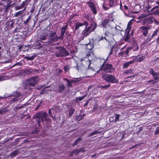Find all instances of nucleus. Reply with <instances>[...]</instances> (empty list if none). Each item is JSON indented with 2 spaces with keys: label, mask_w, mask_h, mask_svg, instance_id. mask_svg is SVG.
<instances>
[{
  "label": "nucleus",
  "mask_w": 159,
  "mask_h": 159,
  "mask_svg": "<svg viewBox=\"0 0 159 159\" xmlns=\"http://www.w3.org/2000/svg\"><path fill=\"white\" fill-rule=\"evenodd\" d=\"M97 27V24L94 22H92L90 26L87 27H85V29L82 31V37H80V40H83L85 37L88 36Z\"/></svg>",
  "instance_id": "f257e3e1"
},
{
  "label": "nucleus",
  "mask_w": 159,
  "mask_h": 159,
  "mask_svg": "<svg viewBox=\"0 0 159 159\" xmlns=\"http://www.w3.org/2000/svg\"><path fill=\"white\" fill-rule=\"evenodd\" d=\"M154 21L157 25H159V20L157 21L152 16L145 15L140 19V22L143 25L152 23Z\"/></svg>",
  "instance_id": "f03ea898"
},
{
  "label": "nucleus",
  "mask_w": 159,
  "mask_h": 159,
  "mask_svg": "<svg viewBox=\"0 0 159 159\" xmlns=\"http://www.w3.org/2000/svg\"><path fill=\"white\" fill-rule=\"evenodd\" d=\"M54 55L57 57H66L69 52L64 47H57L54 48Z\"/></svg>",
  "instance_id": "7ed1b4c3"
},
{
  "label": "nucleus",
  "mask_w": 159,
  "mask_h": 159,
  "mask_svg": "<svg viewBox=\"0 0 159 159\" xmlns=\"http://www.w3.org/2000/svg\"><path fill=\"white\" fill-rule=\"evenodd\" d=\"M48 114L46 112L41 111L36 114L33 117L34 119H37V122L39 126H41V122L43 124V122L46 119V117H47Z\"/></svg>",
  "instance_id": "20e7f679"
},
{
  "label": "nucleus",
  "mask_w": 159,
  "mask_h": 159,
  "mask_svg": "<svg viewBox=\"0 0 159 159\" xmlns=\"http://www.w3.org/2000/svg\"><path fill=\"white\" fill-rule=\"evenodd\" d=\"M102 78L104 80L109 83L116 84L119 82L118 80L115 76L111 74L103 73L102 75Z\"/></svg>",
  "instance_id": "39448f33"
},
{
  "label": "nucleus",
  "mask_w": 159,
  "mask_h": 159,
  "mask_svg": "<svg viewBox=\"0 0 159 159\" xmlns=\"http://www.w3.org/2000/svg\"><path fill=\"white\" fill-rule=\"evenodd\" d=\"M101 69H102V72L106 73H111L114 72L115 69L112 64L106 63L105 61H104L101 66Z\"/></svg>",
  "instance_id": "423d86ee"
},
{
  "label": "nucleus",
  "mask_w": 159,
  "mask_h": 159,
  "mask_svg": "<svg viewBox=\"0 0 159 159\" xmlns=\"http://www.w3.org/2000/svg\"><path fill=\"white\" fill-rule=\"evenodd\" d=\"M38 81V78L37 76H34L27 80L25 83V87L33 86H35Z\"/></svg>",
  "instance_id": "0eeeda50"
},
{
  "label": "nucleus",
  "mask_w": 159,
  "mask_h": 159,
  "mask_svg": "<svg viewBox=\"0 0 159 159\" xmlns=\"http://www.w3.org/2000/svg\"><path fill=\"white\" fill-rule=\"evenodd\" d=\"M118 1V0H116V1H115V0H109V4L107 6L105 5V1H104L102 5V7L105 10H108L110 8L117 5L116 3Z\"/></svg>",
  "instance_id": "6e6552de"
},
{
  "label": "nucleus",
  "mask_w": 159,
  "mask_h": 159,
  "mask_svg": "<svg viewBox=\"0 0 159 159\" xmlns=\"http://www.w3.org/2000/svg\"><path fill=\"white\" fill-rule=\"evenodd\" d=\"M75 30H77L79 29L80 27L83 26H85L87 27L88 25V23L86 21H84L83 23H81L79 22H77L75 24Z\"/></svg>",
  "instance_id": "1a4fd4ad"
},
{
  "label": "nucleus",
  "mask_w": 159,
  "mask_h": 159,
  "mask_svg": "<svg viewBox=\"0 0 159 159\" xmlns=\"http://www.w3.org/2000/svg\"><path fill=\"white\" fill-rule=\"evenodd\" d=\"M87 3L93 14H96L97 13V11L94 3L91 2H88Z\"/></svg>",
  "instance_id": "9d476101"
},
{
  "label": "nucleus",
  "mask_w": 159,
  "mask_h": 159,
  "mask_svg": "<svg viewBox=\"0 0 159 159\" xmlns=\"http://www.w3.org/2000/svg\"><path fill=\"white\" fill-rule=\"evenodd\" d=\"M157 6H155L152 8L150 10V12H151V14L155 15H159V10H158Z\"/></svg>",
  "instance_id": "9b49d317"
},
{
  "label": "nucleus",
  "mask_w": 159,
  "mask_h": 159,
  "mask_svg": "<svg viewBox=\"0 0 159 159\" xmlns=\"http://www.w3.org/2000/svg\"><path fill=\"white\" fill-rule=\"evenodd\" d=\"M66 88L64 84H59L58 86L57 92L59 93H61L65 90Z\"/></svg>",
  "instance_id": "f8f14e48"
},
{
  "label": "nucleus",
  "mask_w": 159,
  "mask_h": 159,
  "mask_svg": "<svg viewBox=\"0 0 159 159\" xmlns=\"http://www.w3.org/2000/svg\"><path fill=\"white\" fill-rule=\"evenodd\" d=\"M47 36V35H40L38 39V41L39 42H42L45 43L46 41H45L47 39L46 37Z\"/></svg>",
  "instance_id": "ddd939ff"
},
{
  "label": "nucleus",
  "mask_w": 159,
  "mask_h": 159,
  "mask_svg": "<svg viewBox=\"0 0 159 159\" xmlns=\"http://www.w3.org/2000/svg\"><path fill=\"white\" fill-rule=\"evenodd\" d=\"M140 28L142 29V32L143 35L145 36H147L148 32V28L146 26H143L140 27Z\"/></svg>",
  "instance_id": "4468645a"
},
{
  "label": "nucleus",
  "mask_w": 159,
  "mask_h": 159,
  "mask_svg": "<svg viewBox=\"0 0 159 159\" xmlns=\"http://www.w3.org/2000/svg\"><path fill=\"white\" fill-rule=\"evenodd\" d=\"M65 32L61 31V35L59 37H57V36H56L53 39V40L55 41H57L58 39L62 40L64 38V36Z\"/></svg>",
  "instance_id": "2eb2a0df"
},
{
  "label": "nucleus",
  "mask_w": 159,
  "mask_h": 159,
  "mask_svg": "<svg viewBox=\"0 0 159 159\" xmlns=\"http://www.w3.org/2000/svg\"><path fill=\"white\" fill-rule=\"evenodd\" d=\"M20 94L19 93L16 91L13 93V95L15 96V97L13 98L11 101L15 102L18 100V97L20 96Z\"/></svg>",
  "instance_id": "dca6fc26"
},
{
  "label": "nucleus",
  "mask_w": 159,
  "mask_h": 159,
  "mask_svg": "<svg viewBox=\"0 0 159 159\" xmlns=\"http://www.w3.org/2000/svg\"><path fill=\"white\" fill-rule=\"evenodd\" d=\"M134 59L135 60V62H140L142 61L144 59V57L143 56H134Z\"/></svg>",
  "instance_id": "f3484780"
},
{
  "label": "nucleus",
  "mask_w": 159,
  "mask_h": 159,
  "mask_svg": "<svg viewBox=\"0 0 159 159\" xmlns=\"http://www.w3.org/2000/svg\"><path fill=\"white\" fill-rule=\"evenodd\" d=\"M110 21V20L109 19H104L102 22L101 25L104 27H105Z\"/></svg>",
  "instance_id": "a211bd4d"
},
{
  "label": "nucleus",
  "mask_w": 159,
  "mask_h": 159,
  "mask_svg": "<svg viewBox=\"0 0 159 159\" xmlns=\"http://www.w3.org/2000/svg\"><path fill=\"white\" fill-rule=\"evenodd\" d=\"M56 34V32H51L49 34V37L51 39V40L55 42L56 41H57L54 40L53 39L56 36H57V35Z\"/></svg>",
  "instance_id": "6ab92c4d"
},
{
  "label": "nucleus",
  "mask_w": 159,
  "mask_h": 159,
  "mask_svg": "<svg viewBox=\"0 0 159 159\" xmlns=\"http://www.w3.org/2000/svg\"><path fill=\"white\" fill-rule=\"evenodd\" d=\"M75 81L71 80H69V81H67V84L66 86L68 87H72V83H74Z\"/></svg>",
  "instance_id": "aec40b11"
},
{
  "label": "nucleus",
  "mask_w": 159,
  "mask_h": 159,
  "mask_svg": "<svg viewBox=\"0 0 159 159\" xmlns=\"http://www.w3.org/2000/svg\"><path fill=\"white\" fill-rule=\"evenodd\" d=\"M7 24H8L7 28L8 29H11L13 27V24L14 22H7Z\"/></svg>",
  "instance_id": "412c9836"
},
{
  "label": "nucleus",
  "mask_w": 159,
  "mask_h": 159,
  "mask_svg": "<svg viewBox=\"0 0 159 159\" xmlns=\"http://www.w3.org/2000/svg\"><path fill=\"white\" fill-rule=\"evenodd\" d=\"M75 109L73 108H71L69 109V111L68 116L69 117H70L73 115V113L74 112Z\"/></svg>",
  "instance_id": "4be33fe9"
},
{
  "label": "nucleus",
  "mask_w": 159,
  "mask_h": 159,
  "mask_svg": "<svg viewBox=\"0 0 159 159\" xmlns=\"http://www.w3.org/2000/svg\"><path fill=\"white\" fill-rule=\"evenodd\" d=\"M82 140V139L80 137L79 138L75 140L73 144V147H74V146L77 145Z\"/></svg>",
  "instance_id": "5701e85b"
},
{
  "label": "nucleus",
  "mask_w": 159,
  "mask_h": 159,
  "mask_svg": "<svg viewBox=\"0 0 159 159\" xmlns=\"http://www.w3.org/2000/svg\"><path fill=\"white\" fill-rule=\"evenodd\" d=\"M133 71L132 69L126 70L124 71V73L126 75L131 74L133 73Z\"/></svg>",
  "instance_id": "b1692460"
},
{
  "label": "nucleus",
  "mask_w": 159,
  "mask_h": 159,
  "mask_svg": "<svg viewBox=\"0 0 159 159\" xmlns=\"http://www.w3.org/2000/svg\"><path fill=\"white\" fill-rule=\"evenodd\" d=\"M26 9V7H25L23 10L20 11H18L16 12V14L15 15V16L17 17L18 16L21 15L22 14L23 11H24Z\"/></svg>",
  "instance_id": "393cba45"
},
{
  "label": "nucleus",
  "mask_w": 159,
  "mask_h": 159,
  "mask_svg": "<svg viewBox=\"0 0 159 159\" xmlns=\"http://www.w3.org/2000/svg\"><path fill=\"white\" fill-rule=\"evenodd\" d=\"M130 36L129 34V33L128 32L126 34L124 38V40L126 41H129V39Z\"/></svg>",
  "instance_id": "a878e982"
},
{
  "label": "nucleus",
  "mask_w": 159,
  "mask_h": 159,
  "mask_svg": "<svg viewBox=\"0 0 159 159\" xmlns=\"http://www.w3.org/2000/svg\"><path fill=\"white\" fill-rule=\"evenodd\" d=\"M68 23H66V25L61 28V31L65 32L66 31V30L68 27Z\"/></svg>",
  "instance_id": "bb28decb"
},
{
  "label": "nucleus",
  "mask_w": 159,
  "mask_h": 159,
  "mask_svg": "<svg viewBox=\"0 0 159 159\" xmlns=\"http://www.w3.org/2000/svg\"><path fill=\"white\" fill-rule=\"evenodd\" d=\"M132 25V23L131 21H129L127 25V28H126L127 30L129 31L131 29V26Z\"/></svg>",
  "instance_id": "cd10ccee"
},
{
  "label": "nucleus",
  "mask_w": 159,
  "mask_h": 159,
  "mask_svg": "<svg viewBox=\"0 0 159 159\" xmlns=\"http://www.w3.org/2000/svg\"><path fill=\"white\" fill-rule=\"evenodd\" d=\"M86 97V95H84L81 97H79L76 98V102L82 100L85 97Z\"/></svg>",
  "instance_id": "c85d7f7f"
},
{
  "label": "nucleus",
  "mask_w": 159,
  "mask_h": 159,
  "mask_svg": "<svg viewBox=\"0 0 159 159\" xmlns=\"http://www.w3.org/2000/svg\"><path fill=\"white\" fill-rule=\"evenodd\" d=\"M132 50L133 49L134 51H136L139 49V47L137 45L135 44L132 47Z\"/></svg>",
  "instance_id": "c756f323"
},
{
  "label": "nucleus",
  "mask_w": 159,
  "mask_h": 159,
  "mask_svg": "<svg viewBox=\"0 0 159 159\" xmlns=\"http://www.w3.org/2000/svg\"><path fill=\"white\" fill-rule=\"evenodd\" d=\"M159 74V73L155 72L152 75L154 80H157L158 79L159 77H158V75Z\"/></svg>",
  "instance_id": "7c9ffc66"
},
{
  "label": "nucleus",
  "mask_w": 159,
  "mask_h": 159,
  "mask_svg": "<svg viewBox=\"0 0 159 159\" xmlns=\"http://www.w3.org/2000/svg\"><path fill=\"white\" fill-rule=\"evenodd\" d=\"M132 50V47H129V48H127V50L125 51V54L126 55H127L128 54V53H129V51L130 50Z\"/></svg>",
  "instance_id": "2f4dec72"
},
{
  "label": "nucleus",
  "mask_w": 159,
  "mask_h": 159,
  "mask_svg": "<svg viewBox=\"0 0 159 159\" xmlns=\"http://www.w3.org/2000/svg\"><path fill=\"white\" fill-rule=\"evenodd\" d=\"M98 131H95L93 132H91L90 133L89 135H88V136H91L96 134H97L98 133Z\"/></svg>",
  "instance_id": "473e14b6"
},
{
  "label": "nucleus",
  "mask_w": 159,
  "mask_h": 159,
  "mask_svg": "<svg viewBox=\"0 0 159 159\" xmlns=\"http://www.w3.org/2000/svg\"><path fill=\"white\" fill-rule=\"evenodd\" d=\"M110 86V84H109L105 86H100L99 87V88L101 89H106L107 88L109 87Z\"/></svg>",
  "instance_id": "72a5a7b5"
},
{
  "label": "nucleus",
  "mask_w": 159,
  "mask_h": 159,
  "mask_svg": "<svg viewBox=\"0 0 159 159\" xmlns=\"http://www.w3.org/2000/svg\"><path fill=\"white\" fill-rule=\"evenodd\" d=\"M158 31L159 29H157L154 32L152 35L151 37H152L153 36L157 35V32H158Z\"/></svg>",
  "instance_id": "f704fd0d"
},
{
  "label": "nucleus",
  "mask_w": 159,
  "mask_h": 159,
  "mask_svg": "<svg viewBox=\"0 0 159 159\" xmlns=\"http://www.w3.org/2000/svg\"><path fill=\"white\" fill-rule=\"evenodd\" d=\"M146 8L147 10L148 11V12H150V10L151 8V7L150 5L148 4L147 6H146Z\"/></svg>",
  "instance_id": "c9c22d12"
},
{
  "label": "nucleus",
  "mask_w": 159,
  "mask_h": 159,
  "mask_svg": "<svg viewBox=\"0 0 159 159\" xmlns=\"http://www.w3.org/2000/svg\"><path fill=\"white\" fill-rule=\"evenodd\" d=\"M80 152V151L79 150V149H76L74 150L73 152L72 153H74L75 155H76L77 154H78Z\"/></svg>",
  "instance_id": "e433bc0d"
},
{
  "label": "nucleus",
  "mask_w": 159,
  "mask_h": 159,
  "mask_svg": "<svg viewBox=\"0 0 159 159\" xmlns=\"http://www.w3.org/2000/svg\"><path fill=\"white\" fill-rule=\"evenodd\" d=\"M45 121H46L47 122L50 124H51L52 123V121L49 118L47 117H46V119Z\"/></svg>",
  "instance_id": "4c0bfd02"
},
{
  "label": "nucleus",
  "mask_w": 159,
  "mask_h": 159,
  "mask_svg": "<svg viewBox=\"0 0 159 159\" xmlns=\"http://www.w3.org/2000/svg\"><path fill=\"white\" fill-rule=\"evenodd\" d=\"M19 151L16 150L14 151L12 153V156H15L18 153Z\"/></svg>",
  "instance_id": "58836bf2"
},
{
  "label": "nucleus",
  "mask_w": 159,
  "mask_h": 159,
  "mask_svg": "<svg viewBox=\"0 0 159 159\" xmlns=\"http://www.w3.org/2000/svg\"><path fill=\"white\" fill-rule=\"evenodd\" d=\"M129 65V63H128L127 62L124 63L123 65V68L125 69L128 67Z\"/></svg>",
  "instance_id": "ea45409f"
},
{
  "label": "nucleus",
  "mask_w": 159,
  "mask_h": 159,
  "mask_svg": "<svg viewBox=\"0 0 159 159\" xmlns=\"http://www.w3.org/2000/svg\"><path fill=\"white\" fill-rule=\"evenodd\" d=\"M120 48L119 45L116 46L115 48V52L116 53L118 51L119 49Z\"/></svg>",
  "instance_id": "a19ab883"
},
{
  "label": "nucleus",
  "mask_w": 159,
  "mask_h": 159,
  "mask_svg": "<svg viewBox=\"0 0 159 159\" xmlns=\"http://www.w3.org/2000/svg\"><path fill=\"white\" fill-rule=\"evenodd\" d=\"M84 18L87 20H89L90 18L89 16L87 14H85L84 16Z\"/></svg>",
  "instance_id": "79ce46f5"
},
{
  "label": "nucleus",
  "mask_w": 159,
  "mask_h": 159,
  "mask_svg": "<svg viewBox=\"0 0 159 159\" xmlns=\"http://www.w3.org/2000/svg\"><path fill=\"white\" fill-rule=\"evenodd\" d=\"M34 56H31L30 57H25V58L28 60H31L34 59Z\"/></svg>",
  "instance_id": "37998d69"
},
{
  "label": "nucleus",
  "mask_w": 159,
  "mask_h": 159,
  "mask_svg": "<svg viewBox=\"0 0 159 159\" xmlns=\"http://www.w3.org/2000/svg\"><path fill=\"white\" fill-rule=\"evenodd\" d=\"M159 133V126L157 127L156 128V130L155 132V134L157 135Z\"/></svg>",
  "instance_id": "c03bdc74"
},
{
  "label": "nucleus",
  "mask_w": 159,
  "mask_h": 159,
  "mask_svg": "<svg viewBox=\"0 0 159 159\" xmlns=\"http://www.w3.org/2000/svg\"><path fill=\"white\" fill-rule=\"evenodd\" d=\"M64 70L66 72L68 71L70 69V68L68 66H64Z\"/></svg>",
  "instance_id": "a18cd8bd"
},
{
  "label": "nucleus",
  "mask_w": 159,
  "mask_h": 159,
  "mask_svg": "<svg viewBox=\"0 0 159 159\" xmlns=\"http://www.w3.org/2000/svg\"><path fill=\"white\" fill-rule=\"evenodd\" d=\"M120 115L118 114H116V116L115 117V121H117L119 120Z\"/></svg>",
  "instance_id": "49530a36"
},
{
  "label": "nucleus",
  "mask_w": 159,
  "mask_h": 159,
  "mask_svg": "<svg viewBox=\"0 0 159 159\" xmlns=\"http://www.w3.org/2000/svg\"><path fill=\"white\" fill-rule=\"evenodd\" d=\"M31 19V16H29L28 18L27 19V20H26L25 21H24V23L25 24H27V23L29 20Z\"/></svg>",
  "instance_id": "de8ad7c7"
},
{
  "label": "nucleus",
  "mask_w": 159,
  "mask_h": 159,
  "mask_svg": "<svg viewBox=\"0 0 159 159\" xmlns=\"http://www.w3.org/2000/svg\"><path fill=\"white\" fill-rule=\"evenodd\" d=\"M133 60L131 61H129L127 62L128 63H129V65L133 63L134 62H135V60L134 59V57H133Z\"/></svg>",
  "instance_id": "09e8293b"
},
{
  "label": "nucleus",
  "mask_w": 159,
  "mask_h": 159,
  "mask_svg": "<svg viewBox=\"0 0 159 159\" xmlns=\"http://www.w3.org/2000/svg\"><path fill=\"white\" fill-rule=\"evenodd\" d=\"M155 72H154L153 70L152 69H151L149 71V73L152 74V75L155 73Z\"/></svg>",
  "instance_id": "8fccbe9b"
},
{
  "label": "nucleus",
  "mask_w": 159,
  "mask_h": 159,
  "mask_svg": "<svg viewBox=\"0 0 159 159\" xmlns=\"http://www.w3.org/2000/svg\"><path fill=\"white\" fill-rule=\"evenodd\" d=\"M86 63L88 65V66L89 67V65H90L91 64V61L90 60L88 59L87 61H86Z\"/></svg>",
  "instance_id": "3c124183"
},
{
  "label": "nucleus",
  "mask_w": 159,
  "mask_h": 159,
  "mask_svg": "<svg viewBox=\"0 0 159 159\" xmlns=\"http://www.w3.org/2000/svg\"><path fill=\"white\" fill-rule=\"evenodd\" d=\"M25 5V2H23L22 4H21L20 6L21 7V8H23Z\"/></svg>",
  "instance_id": "603ef678"
},
{
  "label": "nucleus",
  "mask_w": 159,
  "mask_h": 159,
  "mask_svg": "<svg viewBox=\"0 0 159 159\" xmlns=\"http://www.w3.org/2000/svg\"><path fill=\"white\" fill-rule=\"evenodd\" d=\"M124 54H125V51H123L119 52V56H122L124 55Z\"/></svg>",
  "instance_id": "864d4df0"
},
{
  "label": "nucleus",
  "mask_w": 159,
  "mask_h": 159,
  "mask_svg": "<svg viewBox=\"0 0 159 159\" xmlns=\"http://www.w3.org/2000/svg\"><path fill=\"white\" fill-rule=\"evenodd\" d=\"M24 107L23 106H17L16 107V109L17 110H19L22 107Z\"/></svg>",
  "instance_id": "5fc2aeb1"
},
{
  "label": "nucleus",
  "mask_w": 159,
  "mask_h": 159,
  "mask_svg": "<svg viewBox=\"0 0 159 159\" xmlns=\"http://www.w3.org/2000/svg\"><path fill=\"white\" fill-rule=\"evenodd\" d=\"M48 113L51 117H53L50 109L49 110Z\"/></svg>",
  "instance_id": "6e6d98bb"
},
{
  "label": "nucleus",
  "mask_w": 159,
  "mask_h": 159,
  "mask_svg": "<svg viewBox=\"0 0 159 159\" xmlns=\"http://www.w3.org/2000/svg\"><path fill=\"white\" fill-rule=\"evenodd\" d=\"M148 83L152 82V84H154L156 82V81H154L153 80H151L148 81Z\"/></svg>",
  "instance_id": "4d7b16f0"
},
{
  "label": "nucleus",
  "mask_w": 159,
  "mask_h": 159,
  "mask_svg": "<svg viewBox=\"0 0 159 159\" xmlns=\"http://www.w3.org/2000/svg\"><path fill=\"white\" fill-rule=\"evenodd\" d=\"M15 8L16 10H18L22 8L20 6H17Z\"/></svg>",
  "instance_id": "13d9d810"
},
{
  "label": "nucleus",
  "mask_w": 159,
  "mask_h": 159,
  "mask_svg": "<svg viewBox=\"0 0 159 159\" xmlns=\"http://www.w3.org/2000/svg\"><path fill=\"white\" fill-rule=\"evenodd\" d=\"M136 75H131L130 76L127 77L126 78V79H127V78H132V77H135V76Z\"/></svg>",
  "instance_id": "bf43d9fd"
},
{
  "label": "nucleus",
  "mask_w": 159,
  "mask_h": 159,
  "mask_svg": "<svg viewBox=\"0 0 159 159\" xmlns=\"http://www.w3.org/2000/svg\"><path fill=\"white\" fill-rule=\"evenodd\" d=\"M79 150L80 152H84L85 151V150L84 148H82L80 149H79Z\"/></svg>",
  "instance_id": "052dcab7"
},
{
  "label": "nucleus",
  "mask_w": 159,
  "mask_h": 159,
  "mask_svg": "<svg viewBox=\"0 0 159 159\" xmlns=\"http://www.w3.org/2000/svg\"><path fill=\"white\" fill-rule=\"evenodd\" d=\"M12 2V1L11 0H7V3L8 5H11V4Z\"/></svg>",
  "instance_id": "680f3d73"
},
{
  "label": "nucleus",
  "mask_w": 159,
  "mask_h": 159,
  "mask_svg": "<svg viewBox=\"0 0 159 159\" xmlns=\"http://www.w3.org/2000/svg\"><path fill=\"white\" fill-rule=\"evenodd\" d=\"M137 146V145H134V146H132V147H130V148H129V149H130V150L134 148H135V147H136Z\"/></svg>",
  "instance_id": "e2e57ef3"
},
{
  "label": "nucleus",
  "mask_w": 159,
  "mask_h": 159,
  "mask_svg": "<svg viewBox=\"0 0 159 159\" xmlns=\"http://www.w3.org/2000/svg\"><path fill=\"white\" fill-rule=\"evenodd\" d=\"M42 103V102L41 101L40 102V103L39 104V105H38V106L36 108V109L37 110L39 108V107L41 106V104Z\"/></svg>",
  "instance_id": "0e129e2a"
},
{
  "label": "nucleus",
  "mask_w": 159,
  "mask_h": 159,
  "mask_svg": "<svg viewBox=\"0 0 159 159\" xmlns=\"http://www.w3.org/2000/svg\"><path fill=\"white\" fill-rule=\"evenodd\" d=\"M112 54V48H111V49L110 52L108 55V56H110Z\"/></svg>",
  "instance_id": "69168bd1"
},
{
  "label": "nucleus",
  "mask_w": 159,
  "mask_h": 159,
  "mask_svg": "<svg viewBox=\"0 0 159 159\" xmlns=\"http://www.w3.org/2000/svg\"><path fill=\"white\" fill-rule=\"evenodd\" d=\"M122 4L121 2V1L120 0V9L122 10Z\"/></svg>",
  "instance_id": "338daca9"
},
{
  "label": "nucleus",
  "mask_w": 159,
  "mask_h": 159,
  "mask_svg": "<svg viewBox=\"0 0 159 159\" xmlns=\"http://www.w3.org/2000/svg\"><path fill=\"white\" fill-rule=\"evenodd\" d=\"M124 7L125 9L126 10H128V7L126 5H124Z\"/></svg>",
  "instance_id": "774afa93"
}]
</instances>
